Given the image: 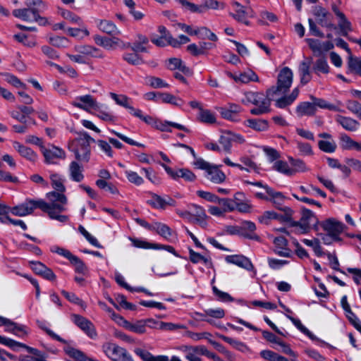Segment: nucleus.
<instances>
[{
  "instance_id": "obj_41",
  "label": "nucleus",
  "mask_w": 361,
  "mask_h": 361,
  "mask_svg": "<svg viewBox=\"0 0 361 361\" xmlns=\"http://www.w3.org/2000/svg\"><path fill=\"white\" fill-rule=\"evenodd\" d=\"M299 94L298 88H295L291 94L288 96L283 97L276 101V106L278 108L283 109L286 106L291 104L298 97Z\"/></svg>"
},
{
  "instance_id": "obj_24",
  "label": "nucleus",
  "mask_w": 361,
  "mask_h": 361,
  "mask_svg": "<svg viewBox=\"0 0 361 361\" xmlns=\"http://www.w3.org/2000/svg\"><path fill=\"white\" fill-rule=\"evenodd\" d=\"M225 260L228 264H235L247 270H250L252 268L251 262L243 255H228L226 257Z\"/></svg>"
},
{
  "instance_id": "obj_28",
  "label": "nucleus",
  "mask_w": 361,
  "mask_h": 361,
  "mask_svg": "<svg viewBox=\"0 0 361 361\" xmlns=\"http://www.w3.org/2000/svg\"><path fill=\"white\" fill-rule=\"evenodd\" d=\"M63 350L69 358L67 361H86L88 357L83 352L70 345H66L63 347Z\"/></svg>"
},
{
  "instance_id": "obj_30",
  "label": "nucleus",
  "mask_w": 361,
  "mask_h": 361,
  "mask_svg": "<svg viewBox=\"0 0 361 361\" xmlns=\"http://www.w3.org/2000/svg\"><path fill=\"white\" fill-rule=\"evenodd\" d=\"M97 27L103 32L109 35H121V30L111 21L107 20H100L97 23Z\"/></svg>"
},
{
  "instance_id": "obj_47",
  "label": "nucleus",
  "mask_w": 361,
  "mask_h": 361,
  "mask_svg": "<svg viewBox=\"0 0 361 361\" xmlns=\"http://www.w3.org/2000/svg\"><path fill=\"white\" fill-rule=\"evenodd\" d=\"M137 37V39L134 42L133 45H130V47L135 52H147V49L145 45L149 42L148 38L142 35H138Z\"/></svg>"
},
{
  "instance_id": "obj_13",
  "label": "nucleus",
  "mask_w": 361,
  "mask_h": 361,
  "mask_svg": "<svg viewBox=\"0 0 361 361\" xmlns=\"http://www.w3.org/2000/svg\"><path fill=\"white\" fill-rule=\"evenodd\" d=\"M71 321L82 330L91 338L97 337V331L93 324L85 317L73 314L71 316Z\"/></svg>"
},
{
  "instance_id": "obj_10",
  "label": "nucleus",
  "mask_w": 361,
  "mask_h": 361,
  "mask_svg": "<svg viewBox=\"0 0 361 361\" xmlns=\"http://www.w3.org/2000/svg\"><path fill=\"white\" fill-rule=\"evenodd\" d=\"M42 153L44 157L45 162L48 164H56L59 160L66 158L65 151L54 145L42 147Z\"/></svg>"
},
{
  "instance_id": "obj_63",
  "label": "nucleus",
  "mask_w": 361,
  "mask_h": 361,
  "mask_svg": "<svg viewBox=\"0 0 361 361\" xmlns=\"http://www.w3.org/2000/svg\"><path fill=\"white\" fill-rule=\"evenodd\" d=\"M146 80L147 83L153 88H164L169 87L168 83L159 78L150 76L147 78Z\"/></svg>"
},
{
  "instance_id": "obj_36",
  "label": "nucleus",
  "mask_w": 361,
  "mask_h": 361,
  "mask_svg": "<svg viewBox=\"0 0 361 361\" xmlns=\"http://www.w3.org/2000/svg\"><path fill=\"white\" fill-rule=\"evenodd\" d=\"M336 121L341 125L343 128L349 131H355L360 126L357 121L350 117L338 115L336 116Z\"/></svg>"
},
{
  "instance_id": "obj_3",
  "label": "nucleus",
  "mask_w": 361,
  "mask_h": 361,
  "mask_svg": "<svg viewBox=\"0 0 361 361\" xmlns=\"http://www.w3.org/2000/svg\"><path fill=\"white\" fill-rule=\"evenodd\" d=\"M245 98L247 102L256 106L250 110L251 114L261 115L269 111L270 100L273 97L266 96L261 92H249L245 94Z\"/></svg>"
},
{
  "instance_id": "obj_37",
  "label": "nucleus",
  "mask_w": 361,
  "mask_h": 361,
  "mask_svg": "<svg viewBox=\"0 0 361 361\" xmlns=\"http://www.w3.org/2000/svg\"><path fill=\"white\" fill-rule=\"evenodd\" d=\"M189 257L190 260L194 264L202 262L209 268L213 267L212 258L209 256L202 255L193 250L189 249Z\"/></svg>"
},
{
  "instance_id": "obj_52",
  "label": "nucleus",
  "mask_w": 361,
  "mask_h": 361,
  "mask_svg": "<svg viewBox=\"0 0 361 361\" xmlns=\"http://www.w3.org/2000/svg\"><path fill=\"white\" fill-rule=\"evenodd\" d=\"M319 148L326 153H333L336 149V143L334 140H322L318 142Z\"/></svg>"
},
{
  "instance_id": "obj_58",
  "label": "nucleus",
  "mask_w": 361,
  "mask_h": 361,
  "mask_svg": "<svg viewBox=\"0 0 361 361\" xmlns=\"http://www.w3.org/2000/svg\"><path fill=\"white\" fill-rule=\"evenodd\" d=\"M338 25L343 36H347L348 32L352 31V26L350 22L347 19L345 14L342 17H338Z\"/></svg>"
},
{
  "instance_id": "obj_8",
  "label": "nucleus",
  "mask_w": 361,
  "mask_h": 361,
  "mask_svg": "<svg viewBox=\"0 0 361 361\" xmlns=\"http://www.w3.org/2000/svg\"><path fill=\"white\" fill-rule=\"evenodd\" d=\"M95 43L106 50H114L117 48L126 49L130 47V43H125L116 37H106L100 35L94 36Z\"/></svg>"
},
{
  "instance_id": "obj_60",
  "label": "nucleus",
  "mask_w": 361,
  "mask_h": 361,
  "mask_svg": "<svg viewBox=\"0 0 361 361\" xmlns=\"http://www.w3.org/2000/svg\"><path fill=\"white\" fill-rule=\"evenodd\" d=\"M61 294L71 302L74 303L75 305H79L82 309L86 308L85 303L78 298L75 293H70L66 290H63L61 291Z\"/></svg>"
},
{
  "instance_id": "obj_40",
  "label": "nucleus",
  "mask_w": 361,
  "mask_h": 361,
  "mask_svg": "<svg viewBox=\"0 0 361 361\" xmlns=\"http://www.w3.org/2000/svg\"><path fill=\"white\" fill-rule=\"evenodd\" d=\"M135 353L143 361H168V356L166 355L154 356L150 353L140 348L135 349Z\"/></svg>"
},
{
  "instance_id": "obj_35",
  "label": "nucleus",
  "mask_w": 361,
  "mask_h": 361,
  "mask_svg": "<svg viewBox=\"0 0 361 361\" xmlns=\"http://www.w3.org/2000/svg\"><path fill=\"white\" fill-rule=\"evenodd\" d=\"M51 184L56 193L64 195L66 187L64 185L65 178L58 173H51L50 175Z\"/></svg>"
},
{
  "instance_id": "obj_61",
  "label": "nucleus",
  "mask_w": 361,
  "mask_h": 361,
  "mask_svg": "<svg viewBox=\"0 0 361 361\" xmlns=\"http://www.w3.org/2000/svg\"><path fill=\"white\" fill-rule=\"evenodd\" d=\"M111 97L116 102V103L121 106H123L129 110L131 106L129 104L130 99L123 94H117L116 93H110Z\"/></svg>"
},
{
  "instance_id": "obj_5",
  "label": "nucleus",
  "mask_w": 361,
  "mask_h": 361,
  "mask_svg": "<svg viewBox=\"0 0 361 361\" xmlns=\"http://www.w3.org/2000/svg\"><path fill=\"white\" fill-rule=\"evenodd\" d=\"M104 354L112 361H133L127 350L115 343H106L102 345Z\"/></svg>"
},
{
  "instance_id": "obj_46",
  "label": "nucleus",
  "mask_w": 361,
  "mask_h": 361,
  "mask_svg": "<svg viewBox=\"0 0 361 361\" xmlns=\"http://www.w3.org/2000/svg\"><path fill=\"white\" fill-rule=\"evenodd\" d=\"M219 338L223 340L224 341L226 342L227 343L230 344L231 346H233L236 350L245 353L248 350L247 346L243 342L233 339L232 338L226 336L222 334L218 335Z\"/></svg>"
},
{
  "instance_id": "obj_21",
  "label": "nucleus",
  "mask_w": 361,
  "mask_h": 361,
  "mask_svg": "<svg viewBox=\"0 0 361 361\" xmlns=\"http://www.w3.org/2000/svg\"><path fill=\"white\" fill-rule=\"evenodd\" d=\"M32 269L38 275L42 276L43 278L49 281H54L56 275L51 269L46 267L40 262H31Z\"/></svg>"
},
{
  "instance_id": "obj_2",
  "label": "nucleus",
  "mask_w": 361,
  "mask_h": 361,
  "mask_svg": "<svg viewBox=\"0 0 361 361\" xmlns=\"http://www.w3.org/2000/svg\"><path fill=\"white\" fill-rule=\"evenodd\" d=\"M92 142H94V140L87 133L83 131L78 133V137L72 141L70 148L72 149L78 161L86 162L89 161L90 143Z\"/></svg>"
},
{
  "instance_id": "obj_49",
  "label": "nucleus",
  "mask_w": 361,
  "mask_h": 361,
  "mask_svg": "<svg viewBox=\"0 0 361 361\" xmlns=\"http://www.w3.org/2000/svg\"><path fill=\"white\" fill-rule=\"evenodd\" d=\"M246 125L257 131H265L269 128L268 122L263 119H248Z\"/></svg>"
},
{
  "instance_id": "obj_32",
  "label": "nucleus",
  "mask_w": 361,
  "mask_h": 361,
  "mask_svg": "<svg viewBox=\"0 0 361 361\" xmlns=\"http://www.w3.org/2000/svg\"><path fill=\"white\" fill-rule=\"evenodd\" d=\"M316 109L314 103L312 101L300 102L296 107V113L298 116L302 117L304 116H311L315 114Z\"/></svg>"
},
{
  "instance_id": "obj_19",
  "label": "nucleus",
  "mask_w": 361,
  "mask_h": 361,
  "mask_svg": "<svg viewBox=\"0 0 361 361\" xmlns=\"http://www.w3.org/2000/svg\"><path fill=\"white\" fill-rule=\"evenodd\" d=\"M227 75L239 83H248L250 81H259L257 75L252 70L235 73L228 72Z\"/></svg>"
},
{
  "instance_id": "obj_39",
  "label": "nucleus",
  "mask_w": 361,
  "mask_h": 361,
  "mask_svg": "<svg viewBox=\"0 0 361 361\" xmlns=\"http://www.w3.org/2000/svg\"><path fill=\"white\" fill-rule=\"evenodd\" d=\"M13 147L22 157L32 161L37 159V154L30 148L24 146L18 142H13Z\"/></svg>"
},
{
  "instance_id": "obj_25",
  "label": "nucleus",
  "mask_w": 361,
  "mask_h": 361,
  "mask_svg": "<svg viewBox=\"0 0 361 361\" xmlns=\"http://www.w3.org/2000/svg\"><path fill=\"white\" fill-rule=\"evenodd\" d=\"M68 173L70 178L77 183L81 182L85 178L82 166L75 161L70 163Z\"/></svg>"
},
{
  "instance_id": "obj_20",
  "label": "nucleus",
  "mask_w": 361,
  "mask_h": 361,
  "mask_svg": "<svg viewBox=\"0 0 361 361\" xmlns=\"http://www.w3.org/2000/svg\"><path fill=\"white\" fill-rule=\"evenodd\" d=\"M312 12L314 16L317 18L319 24L322 27L335 28V25L332 23L328 21V18L330 14L326 8L321 6H316L313 8Z\"/></svg>"
},
{
  "instance_id": "obj_38",
  "label": "nucleus",
  "mask_w": 361,
  "mask_h": 361,
  "mask_svg": "<svg viewBox=\"0 0 361 361\" xmlns=\"http://www.w3.org/2000/svg\"><path fill=\"white\" fill-rule=\"evenodd\" d=\"M197 314L202 317V320L212 324V319L208 318V317H214L216 319H221L225 316V312L221 308H210L204 310V314L197 313Z\"/></svg>"
},
{
  "instance_id": "obj_17",
  "label": "nucleus",
  "mask_w": 361,
  "mask_h": 361,
  "mask_svg": "<svg viewBox=\"0 0 361 361\" xmlns=\"http://www.w3.org/2000/svg\"><path fill=\"white\" fill-rule=\"evenodd\" d=\"M161 166L164 169L166 172L173 179L178 178H183L188 181H193L195 180V175L187 169H180L177 171H173L171 168L167 166L164 164H160Z\"/></svg>"
},
{
  "instance_id": "obj_4",
  "label": "nucleus",
  "mask_w": 361,
  "mask_h": 361,
  "mask_svg": "<svg viewBox=\"0 0 361 361\" xmlns=\"http://www.w3.org/2000/svg\"><path fill=\"white\" fill-rule=\"evenodd\" d=\"M293 78V73L289 68L284 67L282 68L278 75L276 87L269 89L267 91V95L274 97V94L286 92L292 85Z\"/></svg>"
},
{
  "instance_id": "obj_14",
  "label": "nucleus",
  "mask_w": 361,
  "mask_h": 361,
  "mask_svg": "<svg viewBox=\"0 0 361 361\" xmlns=\"http://www.w3.org/2000/svg\"><path fill=\"white\" fill-rule=\"evenodd\" d=\"M244 141L242 135L230 130L224 131L219 140L226 152H230L232 142L243 143Z\"/></svg>"
},
{
  "instance_id": "obj_29",
  "label": "nucleus",
  "mask_w": 361,
  "mask_h": 361,
  "mask_svg": "<svg viewBox=\"0 0 361 361\" xmlns=\"http://www.w3.org/2000/svg\"><path fill=\"white\" fill-rule=\"evenodd\" d=\"M0 343L6 346H8L13 350L19 347L24 348H26L29 352L33 353L34 355H39V352L38 350L28 347L23 343L17 342L9 338L0 336Z\"/></svg>"
},
{
  "instance_id": "obj_1",
  "label": "nucleus",
  "mask_w": 361,
  "mask_h": 361,
  "mask_svg": "<svg viewBox=\"0 0 361 361\" xmlns=\"http://www.w3.org/2000/svg\"><path fill=\"white\" fill-rule=\"evenodd\" d=\"M46 197L48 202L42 199H27L23 203L12 207L11 213L15 216H25L32 214L35 209L39 208L51 219L61 223L68 221V216L61 214L67 210V197L55 192H49L46 194Z\"/></svg>"
},
{
  "instance_id": "obj_31",
  "label": "nucleus",
  "mask_w": 361,
  "mask_h": 361,
  "mask_svg": "<svg viewBox=\"0 0 361 361\" xmlns=\"http://www.w3.org/2000/svg\"><path fill=\"white\" fill-rule=\"evenodd\" d=\"M243 193H237L233 197L234 210L237 209L240 212H249L251 209V204L247 200H244Z\"/></svg>"
},
{
  "instance_id": "obj_9",
  "label": "nucleus",
  "mask_w": 361,
  "mask_h": 361,
  "mask_svg": "<svg viewBox=\"0 0 361 361\" xmlns=\"http://www.w3.org/2000/svg\"><path fill=\"white\" fill-rule=\"evenodd\" d=\"M321 226L324 231H325L328 235L331 237L334 240H340L339 235L344 231L345 225L334 218H329L323 222Z\"/></svg>"
},
{
  "instance_id": "obj_45",
  "label": "nucleus",
  "mask_w": 361,
  "mask_h": 361,
  "mask_svg": "<svg viewBox=\"0 0 361 361\" xmlns=\"http://www.w3.org/2000/svg\"><path fill=\"white\" fill-rule=\"evenodd\" d=\"M288 161L291 165V171H293V176L296 173H303L309 171V168L306 166L305 163L299 159H293L291 157H288Z\"/></svg>"
},
{
  "instance_id": "obj_16",
  "label": "nucleus",
  "mask_w": 361,
  "mask_h": 361,
  "mask_svg": "<svg viewBox=\"0 0 361 361\" xmlns=\"http://www.w3.org/2000/svg\"><path fill=\"white\" fill-rule=\"evenodd\" d=\"M241 110V107L235 104H229L227 106L218 109L222 118L234 122L240 120L238 114Z\"/></svg>"
},
{
  "instance_id": "obj_55",
  "label": "nucleus",
  "mask_w": 361,
  "mask_h": 361,
  "mask_svg": "<svg viewBox=\"0 0 361 361\" xmlns=\"http://www.w3.org/2000/svg\"><path fill=\"white\" fill-rule=\"evenodd\" d=\"M149 195L151 198L147 200V203L154 208L164 209V197L152 192Z\"/></svg>"
},
{
  "instance_id": "obj_33",
  "label": "nucleus",
  "mask_w": 361,
  "mask_h": 361,
  "mask_svg": "<svg viewBox=\"0 0 361 361\" xmlns=\"http://www.w3.org/2000/svg\"><path fill=\"white\" fill-rule=\"evenodd\" d=\"M188 208L190 211H192L194 222L200 224L202 227H204L207 223L204 220L206 214L204 209L196 204H192Z\"/></svg>"
},
{
  "instance_id": "obj_6",
  "label": "nucleus",
  "mask_w": 361,
  "mask_h": 361,
  "mask_svg": "<svg viewBox=\"0 0 361 361\" xmlns=\"http://www.w3.org/2000/svg\"><path fill=\"white\" fill-rule=\"evenodd\" d=\"M13 15L27 22H37L39 25H45L47 23V20L41 17L39 14V10L35 8L28 7L15 9L13 11Z\"/></svg>"
},
{
  "instance_id": "obj_22",
  "label": "nucleus",
  "mask_w": 361,
  "mask_h": 361,
  "mask_svg": "<svg viewBox=\"0 0 361 361\" xmlns=\"http://www.w3.org/2000/svg\"><path fill=\"white\" fill-rule=\"evenodd\" d=\"M264 190L266 193L269 196V201L272 202L276 209L282 211V209L285 207H283V204L285 200V196L281 192L274 190L273 188L269 187L268 185L264 186Z\"/></svg>"
},
{
  "instance_id": "obj_23",
  "label": "nucleus",
  "mask_w": 361,
  "mask_h": 361,
  "mask_svg": "<svg viewBox=\"0 0 361 361\" xmlns=\"http://www.w3.org/2000/svg\"><path fill=\"white\" fill-rule=\"evenodd\" d=\"M5 331L13 334L19 337H23L28 334L27 328L7 319L4 324Z\"/></svg>"
},
{
  "instance_id": "obj_48",
  "label": "nucleus",
  "mask_w": 361,
  "mask_h": 361,
  "mask_svg": "<svg viewBox=\"0 0 361 361\" xmlns=\"http://www.w3.org/2000/svg\"><path fill=\"white\" fill-rule=\"evenodd\" d=\"M310 99L313 102L315 109H317V107L324 109H329L330 111H338L339 109L334 104H330L326 100L315 97L313 95H310Z\"/></svg>"
},
{
  "instance_id": "obj_27",
  "label": "nucleus",
  "mask_w": 361,
  "mask_h": 361,
  "mask_svg": "<svg viewBox=\"0 0 361 361\" xmlns=\"http://www.w3.org/2000/svg\"><path fill=\"white\" fill-rule=\"evenodd\" d=\"M312 59H307L300 63L299 66V74L300 77V82L302 85H305L309 82L312 79L310 73V65Z\"/></svg>"
},
{
  "instance_id": "obj_18",
  "label": "nucleus",
  "mask_w": 361,
  "mask_h": 361,
  "mask_svg": "<svg viewBox=\"0 0 361 361\" xmlns=\"http://www.w3.org/2000/svg\"><path fill=\"white\" fill-rule=\"evenodd\" d=\"M234 13L231 15L238 22L243 23L247 25H249L247 18L251 16V10L240 5L238 2L233 3Z\"/></svg>"
},
{
  "instance_id": "obj_59",
  "label": "nucleus",
  "mask_w": 361,
  "mask_h": 361,
  "mask_svg": "<svg viewBox=\"0 0 361 361\" xmlns=\"http://www.w3.org/2000/svg\"><path fill=\"white\" fill-rule=\"evenodd\" d=\"M274 170L288 176H293V171L288 164L283 161H276L274 166Z\"/></svg>"
},
{
  "instance_id": "obj_44",
  "label": "nucleus",
  "mask_w": 361,
  "mask_h": 361,
  "mask_svg": "<svg viewBox=\"0 0 361 361\" xmlns=\"http://www.w3.org/2000/svg\"><path fill=\"white\" fill-rule=\"evenodd\" d=\"M159 102L171 104L177 106H180L184 104V101L180 98L176 97L173 94L167 92L158 93Z\"/></svg>"
},
{
  "instance_id": "obj_64",
  "label": "nucleus",
  "mask_w": 361,
  "mask_h": 361,
  "mask_svg": "<svg viewBox=\"0 0 361 361\" xmlns=\"http://www.w3.org/2000/svg\"><path fill=\"white\" fill-rule=\"evenodd\" d=\"M347 109L361 119V104L355 100H348L346 103Z\"/></svg>"
},
{
  "instance_id": "obj_56",
  "label": "nucleus",
  "mask_w": 361,
  "mask_h": 361,
  "mask_svg": "<svg viewBox=\"0 0 361 361\" xmlns=\"http://www.w3.org/2000/svg\"><path fill=\"white\" fill-rule=\"evenodd\" d=\"M106 109V106L98 104V109L94 110L97 111L96 116L100 119L105 121H114V116L107 111Z\"/></svg>"
},
{
  "instance_id": "obj_7",
  "label": "nucleus",
  "mask_w": 361,
  "mask_h": 361,
  "mask_svg": "<svg viewBox=\"0 0 361 361\" xmlns=\"http://www.w3.org/2000/svg\"><path fill=\"white\" fill-rule=\"evenodd\" d=\"M283 214H278L274 211H266L258 217L260 223L269 224L271 220H278L280 222H289L291 220L293 211L288 207L282 209Z\"/></svg>"
},
{
  "instance_id": "obj_54",
  "label": "nucleus",
  "mask_w": 361,
  "mask_h": 361,
  "mask_svg": "<svg viewBox=\"0 0 361 361\" xmlns=\"http://www.w3.org/2000/svg\"><path fill=\"white\" fill-rule=\"evenodd\" d=\"M241 229L243 231H247L250 232V233H243L242 234L250 239H255L257 240L259 238L258 236L254 233V231L256 229L255 224L252 221H244L242 224Z\"/></svg>"
},
{
  "instance_id": "obj_57",
  "label": "nucleus",
  "mask_w": 361,
  "mask_h": 361,
  "mask_svg": "<svg viewBox=\"0 0 361 361\" xmlns=\"http://www.w3.org/2000/svg\"><path fill=\"white\" fill-rule=\"evenodd\" d=\"M75 267V272L81 274L83 276L88 275V269L86 265L78 258L75 256L70 262Z\"/></svg>"
},
{
  "instance_id": "obj_26",
  "label": "nucleus",
  "mask_w": 361,
  "mask_h": 361,
  "mask_svg": "<svg viewBox=\"0 0 361 361\" xmlns=\"http://www.w3.org/2000/svg\"><path fill=\"white\" fill-rule=\"evenodd\" d=\"M206 178L211 182L219 184L226 180V175L217 166L212 165L206 172Z\"/></svg>"
},
{
  "instance_id": "obj_50",
  "label": "nucleus",
  "mask_w": 361,
  "mask_h": 361,
  "mask_svg": "<svg viewBox=\"0 0 361 361\" xmlns=\"http://www.w3.org/2000/svg\"><path fill=\"white\" fill-rule=\"evenodd\" d=\"M129 240L131 241L132 245L137 248L155 250H159V248H161L159 244H151L139 238H130Z\"/></svg>"
},
{
  "instance_id": "obj_42",
  "label": "nucleus",
  "mask_w": 361,
  "mask_h": 361,
  "mask_svg": "<svg viewBox=\"0 0 361 361\" xmlns=\"http://www.w3.org/2000/svg\"><path fill=\"white\" fill-rule=\"evenodd\" d=\"M199 121L206 124H214L216 122L215 114L209 109H201L197 115Z\"/></svg>"
},
{
  "instance_id": "obj_12",
  "label": "nucleus",
  "mask_w": 361,
  "mask_h": 361,
  "mask_svg": "<svg viewBox=\"0 0 361 361\" xmlns=\"http://www.w3.org/2000/svg\"><path fill=\"white\" fill-rule=\"evenodd\" d=\"M71 104L73 106L82 109L87 112H91L92 109H98L97 102L90 94L76 97L71 102Z\"/></svg>"
},
{
  "instance_id": "obj_53",
  "label": "nucleus",
  "mask_w": 361,
  "mask_h": 361,
  "mask_svg": "<svg viewBox=\"0 0 361 361\" xmlns=\"http://www.w3.org/2000/svg\"><path fill=\"white\" fill-rule=\"evenodd\" d=\"M125 175L130 183L135 185L137 186H140L144 183V179L141 177L137 172L133 171L132 170H126Z\"/></svg>"
},
{
  "instance_id": "obj_15",
  "label": "nucleus",
  "mask_w": 361,
  "mask_h": 361,
  "mask_svg": "<svg viewBox=\"0 0 361 361\" xmlns=\"http://www.w3.org/2000/svg\"><path fill=\"white\" fill-rule=\"evenodd\" d=\"M157 322L153 319L137 320L135 322H128L126 329L132 332L142 334L146 332L147 326L153 328Z\"/></svg>"
},
{
  "instance_id": "obj_34",
  "label": "nucleus",
  "mask_w": 361,
  "mask_h": 361,
  "mask_svg": "<svg viewBox=\"0 0 361 361\" xmlns=\"http://www.w3.org/2000/svg\"><path fill=\"white\" fill-rule=\"evenodd\" d=\"M75 50L84 56L85 58L87 56L96 57V58H102V54L101 51L96 47L90 46V45H79L75 47Z\"/></svg>"
},
{
  "instance_id": "obj_51",
  "label": "nucleus",
  "mask_w": 361,
  "mask_h": 361,
  "mask_svg": "<svg viewBox=\"0 0 361 361\" xmlns=\"http://www.w3.org/2000/svg\"><path fill=\"white\" fill-rule=\"evenodd\" d=\"M169 67L170 69H178L183 73L188 74L190 73V68H188L183 62L178 58H171L169 60Z\"/></svg>"
},
{
  "instance_id": "obj_62",
  "label": "nucleus",
  "mask_w": 361,
  "mask_h": 361,
  "mask_svg": "<svg viewBox=\"0 0 361 361\" xmlns=\"http://www.w3.org/2000/svg\"><path fill=\"white\" fill-rule=\"evenodd\" d=\"M154 230L165 238H168L171 235V228L166 224L161 223H155Z\"/></svg>"
},
{
  "instance_id": "obj_43",
  "label": "nucleus",
  "mask_w": 361,
  "mask_h": 361,
  "mask_svg": "<svg viewBox=\"0 0 361 361\" xmlns=\"http://www.w3.org/2000/svg\"><path fill=\"white\" fill-rule=\"evenodd\" d=\"M341 145L344 149L361 151V142L354 141L347 135H342L341 136Z\"/></svg>"
},
{
  "instance_id": "obj_11",
  "label": "nucleus",
  "mask_w": 361,
  "mask_h": 361,
  "mask_svg": "<svg viewBox=\"0 0 361 361\" xmlns=\"http://www.w3.org/2000/svg\"><path fill=\"white\" fill-rule=\"evenodd\" d=\"M318 219L314 214L308 209H302V217L299 222L295 224V226H298L300 232L302 233H307L311 226L316 225Z\"/></svg>"
}]
</instances>
